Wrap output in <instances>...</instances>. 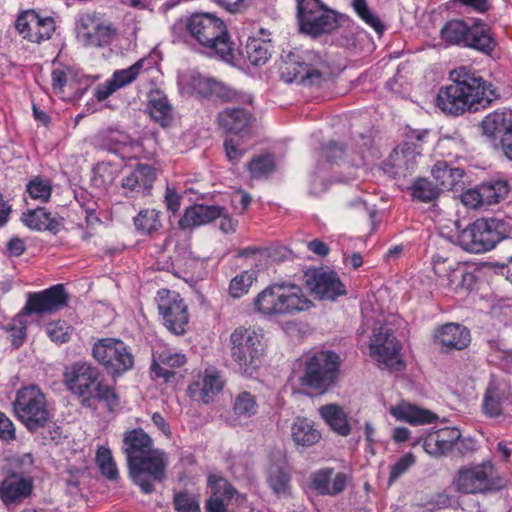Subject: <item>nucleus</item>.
I'll return each mask as SVG.
<instances>
[{
    "label": "nucleus",
    "mask_w": 512,
    "mask_h": 512,
    "mask_svg": "<svg viewBox=\"0 0 512 512\" xmlns=\"http://www.w3.org/2000/svg\"><path fill=\"white\" fill-rule=\"evenodd\" d=\"M452 83L439 90L436 105L444 113L461 115L486 107L497 97L491 83L471 68L460 66L450 73Z\"/></svg>",
    "instance_id": "f257e3e1"
},
{
    "label": "nucleus",
    "mask_w": 512,
    "mask_h": 512,
    "mask_svg": "<svg viewBox=\"0 0 512 512\" xmlns=\"http://www.w3.org/2000/svg\"><path fill=\"white\" fill-rule=\"evenodd\" d=\"M123 451L126 454L131 478L144 493L154 490V482L165 478L166 455L153 449L151 437L142 429L124 433Z\"/></svg>",
    "instance_id": "f03ea898"
},
{
    "label": "nucleus",
    "mask_w": 512,
    "mask_h": 512,
    "mask_svg": "<svg viewBox=\"0 0 512 512\" xmlns=\"http://www.w3.org/2000/svg\"><path fill=\"white\" fill-rule=\"evenodd\" d=\"M313 306L303 288L295 283L282 281L270 284L253 300V309L267 320H279L308 311Z\"/></svg>",
    "instance_id": "7ed1b4c3"
},
{
    "label": "nucleus",
    "mask_w": 512,
    "mask_h": 512,
    "mask_svg": "<svg viewBox=\"0 0 512 512\" xmlns=\"http://www.w3.org/2000/svg\"><path fill=\"white\" fill-rule=\"evenodd\" d=\"M186 29L201 46L227 62L235 59L237 49L231 42L224 22L211 13L193 14L186 21Z\"/></svg>",
    "instance_id": "20e7f679"
},
{
    "label": "nucleus",
    "mask_w": 512,
    "mask_h": 512,
    "mask_svg": "<svg viewBox=\"0 0 512 512\" xmlns=\"http://www.w3.org/2000/svg\"><path fill=\"white\" fill-rule=\"evenodd\" d=\"M266 346L265 333L261 328L239 326L229 337L232 361L242 374L249 376L260 367Z\"/></svg>",
    "instance_id": "39448f33"
},
{
    "label": "nucleus",
    "mask_w": 512,
    "mask_h": 512,
    "mask_svg": "<svg viewBox=\"0 0 512 512\" xmlns=\"http://www.w3.org/2000/svg\"><path fill=\"white\" fill-rule=\"evenodd\" d=\"M298 366L293 372V378L301 386L322 394L336 382L339 357L331 351H318L303 356Z\"/></svg>",
    "instance_id": "423d86ee"
},
{
    "label": "nucleus",
    "mask_w": 512,
    "mask_h": 512,
    "mask_svg": "<svg viewBox=\"0 0 512 512\" xmlns=\"http://www.w3.org/2000/svg\"><path fill=\"white\" fill-rule=\"evenodd\" d=\"M68 389L87 405L92 401H105L108 405L117 403V396L109 385L100 379L99 370L88 362L73 364L65 372Z\"/></svg>",
    "instance_id": "0eeeda50"
},
{
    "label": "nucleus",
    "mask_w": 512,
    "mask_h": 512,
    "mask_svg": "<svg viewBox=\"0 0 512 512\" xmlns=\"http://www.w3.org/2000/svg\"><path fill=\"white\" fill-rule=\"evenodd\" d=\"M368 330H371L368 345L369 355L379 366L401 370L403 368V361L400 357L401 346L391 329L384 323L383 316H378L375 319L364 316V322L359 332L364 334Z\"/></svg>",
    "instance_id": "6e6552de"
},
{
    "label": "nucleus",
    "mask_w": 512,
    "mask_h": 512,
    "mask_svg": "<svg viewBox=\"0 0 512 512\" xmlns=\"http://www.w3.org/2000/svg\"><path fill=\"white\" fill-rule=\"evenodd\" d=\"M510 232L511 227L505 220L480 218L459 232L457 243L470 253H484L508 237Z\"/></svg>",
    "instance_id": "1a4fd4ad"
},
{
    "label": "nucleus",
    "mask_w": 512,
    "mask_h": 512,
    "mask_svg": "<svg viewBox=\"0 0 512 512\" xmlns=\"http://www.w3.org/2000/svg\"><path fill=\"white\" fill-rule=\"evenodd\" d=\"M453 486L462 494H487L502 489L505 481L491 461H484L460 468Z\"/></svg>",
    "instance_id": "9d476101"
},
{
    "label": "nucleus",
    "mask_w": 512,
    "mask_h": 512,
    "mask_svg": "<svg viewBox=\"0 0 512 512\" xmlns=\"http://www.w3.org/2000/svg\"><path fill=\"white\" fill-rule=\"evenodd\" d=\"M441 37L449 44L470 47L487 54L496 46L489 26L480 20L471 24L462 20H451L441 29Z\"/></svg>",
    "instance_id": "9b49d317"
},
{
    "label": "nucleus",
    "mask_w": 512,
    "mask_h": 512,
    "mask_svg": "<svg viewBox=\"0 0 512 512\" xmlns=\"http://www.w3.org/2000/svg\"><path fill=\"white\" fill-rule=\"evenodd\" d=\"M13 411L16 418L31 432L44 427L51 418L45 396L35 385L18 390Z\"/></svg>",
    "instance_id": "f8f14e48"
},
{
    "label": "nucleus",
    "mask_w": 512,
    "mask_h": 512,
    "mask_svg": "<svg viewBox=\"0 0 512 512\" xmlns=\"http://www.w3.org/2000/svg\"><path fill=\"white\" fill-rule=\"evenodd\" d=\"M91 354L113 376H120L134 366L131 347L118 338L98 339L92 346Z\"/></svg>",
    "instance_id": "ddd939ff"
},
{
    "label": "nucleus",
    "mask_w": 512,
    "mask_h": 512,
    "mask_svg": "<svg viewBox=\"0 0 512 512\" xmlns=\"http://www.w3.org/2000/svg\"><path fill=\"white\" fill-rule=\"evenodd\" d=\"M75 33L77 41L85 47H104L116 35V29L95 11H83L76 17Z\"/></svg>",
    "instance_id": "4468645a"
},
{
    "label": "nucleus",
    "mask_w": 512,
    "mask_h": 512,
    "mask_svg": "<svg viewBox=\"0 0 512 512\" xmlns=\"http://www.w3.org/2000/svg\"><path fill=\"white\" fill-rule=\"evenodd\" d=\"M328 73L326 61L316 52L309 51L302 61H288L281 67V78L286 83L305 86L318 85Z\"/></svg>",
    "instance_id": "2eb2a0df"
},
{
    "label": "nucleus",
    "mask_w": 512,
    "mask_h": 512,
    "mask_svg": "<svg viewBox=\"0 0 512 512\" xmlns=\"http://www.w3.org/2000/svg\"><path fill=\"white\" fill-rule=\"evenodd\" d=\"M296 1L302 32L316 37L322 33H329L338 26L336 14L324 7L319 0Z\"/></svg>",
    "instance_id": "dca6fc26"
},
{
    "label": "nucleus",
    "mask_w": 512,
    "mask_h": 512,
    "mask_svg": "<svg viewBox=\"0 0 512 512\" xmlns=\"http://www.w3.org/2000/svg\"><path fill=\"white\" fill-rule=\"evenodd\" d=\"M432 264L439 285L452 292L470 291L476 283L474 273L468 271L464 264L458 263L454 259L436 254L433 256Z\"/></svg>",
    "instance_id": "f3484780"
},
{
    "label": "nucleus",
    "mask_w": 512,
    "mask_h": 512,
    "mask_svg": "<svg viewBox=\"0 0 512 512\" xmlns=\"http://www.w3.org/2000/svg\"><path fill=\"white\" fill-rule=\"evenodd\" d=\"M482 134L512 161V110H497L481 121Z\"/></svg>",
    "instance_id": "a211bd4d"
},
{
    "label": "nucleus",
    "mask_w": 512,
    "mask_h": 512,
    "mask_svg": "<svg viewBox=\"0 0 512 512\" xmlns=\"http://www.w3.org/2000/svg\"><path fill=\"white\" fill-rule=\"evenodd\" d=\"M157 307L165 327L173 334L181 335L188 325L187 305L175 291L161 289L156 296Z\"/></svg>",
    "instance_id": "6ab92c4d"
},
{
    "label": "nucleus",
    "mask_w": 512,
    "mask_h": 512,
    "mask_svg": "<svg viewBox=\"0 0 512 512\" xmlns=\"http://www.w3.org/2000/svg\"><path fill=\"white\" fill-rule=\"evenodd\" d=\"M182 94L198 97L216 96L224 101H233L238 93L221 82L205 77L197 72L184 73L178 78Z\"/></svg>",
    "instance_id": "aec40b11"
},
{
    "label": "nucleus",
    "mask_w": 512,
    "mask_h": 512,
    "mask_svg": "<svg viewBox=\"0 0 512 512\" xmlns=\"http://www.w3.org/2000/svg\"><path fill=\"white\" fill-rule=\"evenodd\" d=\"M67 299L64 287L57 284L40 292L29 293L22 309L29 317L32 314L42 316L54 313L64 307Z\"/></svg>",
    "instance_id": "412c9836"
},
{
    "label": "nucleus",
    "mask_w": 512,
    "mask_h": 512,
    "mask_svg": "<svg viewBox=\"0 0 512 512\" xmlns=\"http://www.w3.org/2000/svg\"><path fill=\"white\" fill-rule=\"evenodd\" d=\"M15 27L23 38L40 43L51 38L55 23L51 17H41L36 11L28 10L18 16Z\"/></svg>",
    "instance_id": "4be33fe9"
},
{
    "label": "nucleus",
    "mask_w": 512,
    "mask_h": 512,
    "mask_svg": "<svg viewBox=\"0 0 512 512\" xmlns=\"http://www.w3.org/2000/svg\"><path fill=\"white\" fill-rule=\"evenodd\" d=\"M344 154L343 147L337 143L330 142L321 148L317 158L316 171L311 177L310 192L314 195H319L326 191L327 183L324 181L328 171L334 169V166H339V160H342Z\"/></svg>",
    "instance_id": "5701e85b"
},
{
    "label": "nucleus",
    "mask_w": 512,
    "mask_h": 512,
    "mask_svg": "<svg viewBox=\"0 0 512 512\" xmlns=\"http://www.w3.org/2000/svg\"><path fill=\"white\" fill-rule=\"evenodd\" d=\"M225 381L214 368L205 369L189 384V396L205 404L212 402L224 387Z\"/></svg>",
    "instance_id": "b1692460"
},
{
    "label": "nucleus",
    "mask_w": 512,
    "mask_h": 512,
    "mask_svg": "<svg viewBox=\"0 0 512 512\" xmlns=\"http://www.w3.org/2000/svg\"><path fill=\"white\" fill-rule=\"evenodd\" d=\"M145 62V59H140L128 68L116 70L109 79L94 88L93 95L96 100L102 102L119 89L134 82L143 69Z\"/></svg>",
    "instance_id": "393cba45"
},
{
    "label": "nucleus",
    "mask_w": 512,
    "mask_h": 512,
    "mask_svg": "<svg viewBox=\"0 0 512 512\" xmlns=\"http://www.w3.org/2000/svg\"><path fill=\"white\" fill-rule=\"evenodd\" d=\"M307 285L316 297L322 300H334L346 293L345 286L332 271H314L307 275Z\"/></svg>",
    "instance_id": "a878e982"
},
{
    "label": "nucleus",
    "mask_w": 512,
    "mask_h": 512,
    "mask_svg": "<svg viewBox=\"0 0 512 512\" xmlns=\"http://www.w3.org/2000/svg\"><path fill=\"white\" fill-rule=\"evenodd\" d=\"M511 395L510 384L504 378L491 376L483 399V411L487 416H499Z\"/></svg>",
    "instance_id": "bb28decb"
},
{
    "label": "nucleus",
    "mask_w": 512,
    "mask_h": 512,
    "mask_svg": "<svg viewBox=\"0 0 512 512\" xmlns=\"http://www.w3.org/2000/svg\"><path fill=\"white\" fill-rule=\"evenodd\" d=\"M220 128L231 135H241V138H251V114L243 108H227L217 117Z\"/></svg>",
    "instance_id": "cd10ccee"
},
{
    "label": "nucleus",
    "mask_w": 512,
    "mask_h": 512,
    "mask_svg": "<svg viewBox=\"0 0 512 512\" xmlns=\"http://www.w3.org/2000/svg\"><path fill=\"white\" fill-rule=\"evenodd\" d=\"M185 363L184 354L165 347L153 351L150 369L154 378H162L164 382H169L174 377L171 369L182 367Z\"/></svg>",
    "instance_id": "c85d7f7f"
},
{
    "label": "nucleus",
    "mask_w": 512,
    "mask_h": 512,
    "mask_svg": "<svg viewBox=\"0 0 512 512\" xmlns=\"http://www.w3.org/2000/svg\"><path fill=\"white\" fill-rule=\"evenodd\" d=\"M347 481L348 477L345 473H335L333 469L324 468L313 473L311 488L318 494L334 496L345 489Z\"/></svg>",
    "instance_id": "c756f323"
},
{
    "label": "nucleus",
    "mask_w": 512,
    "mask_h": 512,
    "mask_svg": "<svg viewBox=\"0 0 512 512\" xmlns=\"http://www.w3.org/2000/svg\"><path fill=\"white\" fill-rule=\"evenodd\" d=\"M156 179L155 169L147 164H138L125 174L121 186L128 193L141 194L151 189Z\"/></svg>",
    "instance_id": "7c9ffc66"
},
{
    "label": "nucleus",
    "mask_w": 512,
    "mask_h": 512,
    "mask_svg": "<svg viewBox=\"0 0 512 512\" xmlns=\"http://www.w3.org/2000/svg\"><path fill=\"white\" fill-rule=\"evenodd\" d=\"M33 489L31 478L11 475L0 484V498L6 504H13L27 498Z\"/></svg>",
    "instance_id": "2f4dec72"
},
{
    "label": "nucleus",
    "mask_w": 512,
    "mask_h": 512,
    "mask_svg": "<svg viewBox=\"0 0 512 512\" xmlns=\"http://www.w3.org/2000/svg\"><path fill=\"white\" fill-rule=\"evenodd\" d=\"M435 340L442 347L461 350L468 346L470 333L462 325L448 323L436 331Z\"/></svg>",
    "instance_id": "473e14b6"
},
{
    "label": "nucleus",
    "mask_w": 512,
    "mask_h": 512,
    "mask_svg": "<svg viewBox=\"0 0 512 512\" xmlns=\"http://www.w3.org/2000/svg\"><path fill=\"white\" fill-rule=\"evenodd\" d=\"M390 414L398 421L407 422L412 425L432 423L437 416L427 409L419 408L416 405L402 401L390 408Z\"/></svg>",
    "instance_id": "72a5a7b5"
},
{
    "label": "nucleus",
    "mask_w": 512,
    "mask_h": 512,
    "mask_svg": "<svg viewBox=\"0 0 512 512\" xmlns=\"http://www.w3.org/2000/svg\"><path fill=\"white\" fill-rule=\"evenodd\" d=\"M107 147L118 153L122 158H137L142 154V145L139 141L131 139L129 135L118 130H109L105 135Z\"/></svg>",
    "instance_id": "f704fd0d"
},
{
    "label": "nucleus",
    "mask_w": 512,
    "mask_h": 512,
    "mask_svg": "<svg viewBox=\"0 0 512 512\" xmlns=\"http://www.w3.org/2000/svg\"><path fill=\"white\" fill-rule=\"evenodd\" d=\"M222 213L223 208L219 206L193 205L185 210L184 215L179 220V226L182 229H190L205 225L217 219Z\"/></svg>",
    "instance_id": "c9c22d12"
},
{
    "label": "nucleus",
    "mask_w": 512,
    "mask_h": 512,
    "mask_svg": "<svg viewBox=\"0 0 512 512\" xmlns=\"http://www.w3.org/2000/svg\"><path fill=\"white\" fill-rule=\"evenodd\" d=\"M319 414L325 423L337 434L347 436L351 432L347 414L337 404H327L319 408Z\"/></svg>",
    "instance_id": "e433bc0d"
},
{
    "label": "nucleus",
    "mask_w": 512,
    "mask_h": 512,
    "mask_svg": "<svg viewBox=\"0 0 512 512\" xmlns=\"http://www.w3.org/2000/svg\"><path fill=\"white\" fill-rule=\"evenodd\" d=\"M147 110L151 118L162 126L168 125L172 119V106L167 96L158 89L149 92Z\"/></svg>",
    "instance_id": "4c0bfd02"
},
{
    "label": "nucleus",
    "mask_w": 512,
    "mask_h": 512,
    "mask_svg": "<svg viewBox=\"0 0 512 512\" xmlns=\"http://www.w3.org/2000/svg\"><path fill=\"white\" fill-rule=\"evenodd\" d=\"M293 441L303 447H309L318 443L321 433L314 427L311 420L305 417H296L291 426Z\"/></svg>",
    "instance_id": "58836bf2"
},
{
    "label": "nucleus",
    "mask_w": 512,
    "mask_h": 512,
    "mask_svg": "<svg viewBox=\"0 0 512 512\" xmlns=\"http://www.w3.org/2000/svg\"><path fill=\"white\" fill-rule=\"evenodd\" d=\"M436 186L442 190H452L462 179L464 172L460 168L450 167L446 161H437L431 170Z\"/></svg>",
    "instance_id": "ea45409f"
},
{
    "label": "nucleus",
    "mask_w": 512,
    "mask_h": 512,
    "mask_svg": "<svg viewBox=\"0 0 512 512\" xmlns=\"http://www.w3.org/2000/svg\"><path fill=\"white\" fill-rule=\"evenodd\" d=\"M258 410L257 397L249 391L238 392L232 400L233 415L238 421H247L256 416Z\"/></svg>",
    "instance_id": "a19ab883"
},
{
    "label": "nucleus",
    "mask_w": 512,
    "mask_h": 512,
    "mask_svg": "<svg viewBox=\"0 0 512 512\" xmlns=\"http://www.w3.org/2000/svg\"><path fill=\"white\" fill-rule=\"evenodd\" d=\"M429 135V130H410L406 134L405 141L401 144L403 151L405 152L406 164L409 172H411L415 165L417 157L420 156L422 151V145L426 142Z\"/></svg>",
    "instance_id": "79ce46f5"
},
{
    "label": "nucleus",
    "mask_w": 512,
    "mask_h": 512,
    "mask_svg": "<svg viewBox=\"0 0 512 512\" xmlns=\"http://www.w3.org/2000/svg\"><path fill=\"white\" fill-rule=\"evenodd\" d=\"M270 44L267 38L249 36L245 45V55L254 66L265 64L270 58Z\"/></svg>",
    "instance_id": "37998d69"
},
{
    "label": "nucleus",
    "mask_w": 512,
    "mask_h": 512,
    "mask_svg": "<svg viewBox=\"0 0 512 512\" xmlns=\"http://www.w3.org/2000/svg\"><path fill=\"white\" fill-rule=\"evenodd\" d=\"M28 317L22 309L3 326V329L8 334V339L15 348L20 347L26 339Z\"/></svg>",
    "instance_id": "c03bdc74"
},
{
    "label": "nucleus",
    "mask_w": 512,
    "mask_h": 512,
    "mask_svg": "<svg viewBox=\"0 0 512 512\" xmlns=\"http://www.w3.org/2000/svg\"><path fill=\"white\" fill-rule=\"evenodd\" d=\"M268 482L275 494L287 495L290 489V474L284 461L274 463L268 470Z\"/></svg>",
    "instance_id": "a18cd8bd"
},
{
    "label": "nucleus",
    "mask_w": 512,
    "mask_h": 512,
    "mask_svg": "<svg viewBox=\"0 0 512 512\" xmlns=\"http://www.w3.org/2000/svg\"><path fill=\"white\" fill-rule=\"evenodd\" d=\"M22 221L25 226L35 230H53L57 221L44 208H36L23 213Z\"/></svg>",
    "instance_id": "49530a36"
},
{
    "label": "nucleus",
    "mask_w": 512,
    "mask_h": 512,
    "mask_svg": "<svg viewBox=\"0 0 512 512\" xmlns=\"http://www.w3.org/2000/svg\"><path fill=\"white\" fill-rule=\"evenodd\" d=\"M161 212L156 209H142L134 217V225L141 234L157 232L162 227L160 220Z\"/></svg>",
    "instance_id": "de8ad7c7"
},
{
    "label": "nucleus",
    "mask_w": 512,
    "mask_h": 512,
    "mask_svg": "<svg viewBox=\"0 0 512 512\" xmlns=\"http://www.w3.org/2000/svg\"><path fill=\"white\" fill-rule=\"evenodd\" d=\"M486 205H493L504 199L509 193L508 183L504 180H491L480 185Z\"/></svg>",
    "instance_id": "09e8293b"
},
{
    "label": "nucleus",
    "mask_w": 512,
    "mask_h": 512,
    "mask_svg": "<svg viewBox=\"0 0 512 512\" xmlns=\"http://www.w3.org/2000/svg\"><path fill=\"white\" fill-rule=\"evenodd\" d=\"M96 463L104 477L109 480H116L118 478L117 465L109 448L101 446L97 449Z\"/></svg>",
    "instance_id": "8fccbe9b"
},
{
    "label": "nucleus",
    "mask_w": 512,
    "mask_h": 512,
    "mask_svg": "<svg viewBox=\"0 0 512 512\" xmlns=\"http://www.w3.org/2000/svg\"><path fill=\"white\" fill-rule=\"evenodd\" d=\"M118 174V167L109 162L98 163L93 169L92 182L94 186L105 188L111 185Z\"/></svg>",
    "instance_id": "3c124183"
},
{
    "label": "nucleus",
    "mask_w": 512,
    "mask_h": 512,
    "mask_svg": "<svg viewBox=\"0 0 512 512\" xmlns=\"http://www.w3.org/2000/svg\"><path fill=\"white\" fill-rule=\"evenodd\" d=\"M256 280L254 271H243L231 279L229 294L233 298H240L248 293L253 282Z\"/></svg>",
    "instance_id": "603ef678"
},
{
    "label": "nucleus",
    "mask_w": 512,
    "mask_h": 512,
    "mask_svg": "<svg viewBox=\"0 0 512 512\" xmlns=\"http://www.w3.org/2000/svg\"><path fill=\"white\" fill-rule=\"evenodd\" d=\"M440 188L425 178L418 179L412 186L413 198L421 202H430L440 194Z\"/></svg>",
    "instance_id": "864d4df0"
},
{
    "label": "nucleus",
    "mask_w": 512,
    "mask_h": 512,
    "mask_svg": "<svg viewBox=\"0 0 512 512\" xmlns=\"http://www.w3.org/2000/svg\"><path fill=\"white\" fill-rule=\"evenodd\" d=\"M27 193L31 199L45 203L51 197V182L48 179L35 177L27 184Z\"/></svg>",
    "instance_id": "5fc2aeb1"
},
{
    "label": "nucleus",
    "mask_w": 512,
    "mask_h": 512,
    "mask_svg": "<svg viewBox=\"0 0 512 512\" xmlns=\"http://www.w3.org/2000/svg\"><path fill=\"white\" fill-rule=\"evenodd\" d=\"M352 7L356 14L364 21L369 27L375 30L378 34H381L384 30V26L380 19L373 13L368 7L366 0H353Z\"/></svg>",
    "instance_id": "6e6d98bb"
},
{
    "label": "nucleus",
    "mask_w": 512,
    "mask_h": 512,
    "mask_svg": "<svg viewBox=\"0 0 512 512\" xmlns=\"http://www.w3.org/2000/svg\"><path fill=\"white\" fill-rule=\"evenodd\" d=\"M416 463V456L408 452L399 457L389 469L388 486H392L402 475H404Z\"/></svg>",
    "instance_id": "4d7b16f0"
},
{
    "label": "nucleus",
    "mask_w": 512,
    "mask_h": 512,
    "mask_svg": "<svg viewBox=\"0 0 512 512\" xmlns=\"http://www.w3.org/2000/svg\"><path fill=\"white\" fill-rule=\"evenodd\" d=\"M250 138H241V135H231L224 142L227 158L231 162H238L248 149L247 140Z\"/></svg>",
    "instance_id": "13d9d810"
},
{
    "label": "nucleus",
    "mask_w": 512,
    "mask_h": 512,
    "mask_svg": "<svg viewBox=\"0 0 512 512\" xmlns=\"http://www.w3.org/2000/svg\"><path fill=\"white\" fill-rule=\"evenodd\" d=\"M48 337L57 344H62L70 339L73 328L65 321H53L45 328Z\"/></svg>",
    "instance_id": "bf43d9fd"
},
{
    "label": "nucleus",
    "mask_w": 512,
    "mask_h": 512,
    "mask_svg": "<svg viewBox=\"0 0 512 512\" xmlns=\"http://www.w3.org/2000/svg\"><path fill=\"white\" fill-rule=\"evenodd\" d=\"M208 485L212 493L211 497L229 500L235 493L232 486L224 478L217 475H210L208 477Z\"/></svg>",
    "instance_id": "052dcab7"
},
{
    "label": "nucleus",
    "mask_w": 512,
    "mask_h": 512,
    "mask_svg": "<svg viewBox=\"0 0 512 512\" xmlns=\"http://www.w3.org/2000/svg\"><path fill=\"white\" fill-rule=\"evenodd\" d=\"M274 170V160L270 155L254 158L249 164V171L254 178H261Z\"/></svg>",
    "instance_id": "680f3d73"
},
{
    "label": "nucleus",
    "mask_w": 512,
    "mask_h": 512,
    "mask_svg": "<svg viewBox=\"0 0 512 512\" xmlns=\"http://www.w3.org/2000/svg\"><path fill=\"white\" fill-rule=\"evenodd\" d=\"M174 508L177 512H200L198 498L187 492L175 494Z\"/></svg>",
    "instance_id": "e2e57ef3"
},
{
    "label": "nucleus",
    "mask_w": 512,
    "mask_h": 512,
    "mask_svg": "<svg viewBox=\"0 0 512 512\" xmlns=\"http://www.w3.org/2000/svg\"><path fill=\"white\" fill-rule=\"evenodd\" d=\"M423 448L427 454L433 457L443 456L450 451L435 432L427 435L423 442Z\"/></svg>",
    "instance_id": "0e129e2a"
},
{
    "label": "nucleus",
    "mask_w": 512,
    "mask_h": 512,
    "mask_svg": "<svg viewBox=\"0 0 512 512\" xmlns=\"http://www.w3.org/2000/svg\"><path fill=\"white\" fill-rule=\"evenodd\" d=\"M72 71L69 67L55 68L51 73V84L55 93L64 92V87L71 79Z\"/></svg>",
    "instance_id": "69168bd1"
},
{
    "label": "nucleus",
    "mask_w": 512,
    "mask_h": 512,
    "mask_svg": "<svg viewBox=\"0 0 512 512\" xmlns=\"http://www.w3.org/2000/svg\"><path fill=\"white\" fill-rule=\"evenodd\" d=\"M491 361H505L510 363L512 361V347L508 346L503 340H495L490 342Z\"/></svg>",
    "instance_id": "338daca9"
},
{
    "label": "nucleus",
    "mask_w": 512,
    "mask_h": 512,
    "mask_svg": "<svg viewBox=\"0 0 512 512\" xmlns=\"http://www.w3.org/2000/svg\"><path fill=\"white\" fill-rule=\"evenodd\" d=\"M405 157L401 144L389 156V163L395 169L396 174L406 175L409 173Z\"/></svg>",
    "instance_id": "774afa93"
}]
</instances>
